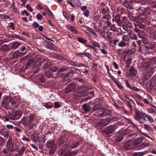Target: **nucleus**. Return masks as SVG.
Instances as JSON below:
<instances>
[{
  "label": "nucleus",
  "mask_w": 156,
  "mask_h": 156,
  "mask_svg": "<svg viewBox=\"0 0 156 156\" xmlns=\"http://www.w3.org/2000/svg\"><path fill=\"white\" fill-rule=\"evenodd\" d=\"M150 146V144L148 142H143L136 147V150H139L149 147Z\"/></svg>",
  "instance_id": "nucleus-7"
},
{
  "label": "nucleus",
  "mask_w": 156,
  "mask_h": 156,
  "mask_svg": "<svg viewBox=\"0 0 156 156\" xmlns=\"http://www.w3.org/2000/svg\"><path fill=\"white\" fill-rule=\"evenodd\" d=\"M124 5L126 8H130L131 3L127 0H125L123 2Z\"/></svg>",
  "instance_id": "nucleus-47"
},
{
  "label": "nucleus",
  "mask_w": 156,
  "mask_h": 156,
  "mask_svg": "<svg viewBox=\"0 0 156 156\" xmlns=\"http://www.w3.org/2000/svg\"><path fill=\"white\" fill-rule=\"evenodd\" d=\"M67 70V69L65 67H63L61 68L60 70L58 71L57 74L56 76H55V78L57 77H59L61 76L62 74H63V72L66 71Z\"/></svg>",
  "instance_id": "nucleus-13"
},
{
  "label": "nucleus",
  "mask_w": 156,
  "mask_h": 156,
  "mask_svg": "<svg viewBox=\"0 0 156 156\" xmlns=\"http://www.w3.org/2000/svg\"><path fill=\"white\" fill-rule=\"evenodd\" d=\"M78 97H84L87 95V94L86 92L84 90L82 91H78V93H76Z\"/></svg>",
  "instance_id": "nucleus-34"
},
{
  "label": "nucleus",
  "mask_w": 156,
  "mask_h": 156,
  "mask_svg": "<svg viewBox=\"0 0 156 156\" xmlns=\"http://www.w3.org/2000/svg\"><path fill=\"white\" fill-rule=\"evenodd\" d=\"M127 106L128 108V110H125L126 112H131L132 111V106L130 103L128 101L126 102Z\"/></svg>",
  "instance_id": "nucleus-30"
},
{
  "label": "nucleus",
  "mask_w": 156,
  "mask_h": 156,
  "mask_svg": "<svg viewBox=\"0 0 156 156\" xmlns=\"http://www.w3.org/2000/svg\"><path fill=\"white\" fill-rule=\"evenodd\" d=\"M123 138V135L120 132L116 135L115 140L116 141L120 142L122 140Z\"/></svg>",
  "instance_id": "nucleus-15"
},
{
  "label": "nucleus",
  "mask_w": 156,
  "mask_h": 156,
  "mask_svg": "<svg viewBox=\"0 0 156 156\" xmlns=\"http://www.w3.org/2000/svg\"><path fill=\"white\" fill-rule=\"evenodd\" d=\"M140 52L144 55H146L149 53V50L146 45H143L139 48Z\"/></svg>",
  "instance_id": "nucleus-8"
},
{
  "label": "nucleus",
  "mask_w": 156,
  "mask_h": 156,
  "mask_svg": "<svg viewBox=\"0 0 156 156\" xmlns=\"http://www.w3.org/2000/svg\"><path fill=\"white\" fill-rule=\"evenodd\" d=\"M145 115L148 118V120L151 122H153V120L151 116L148 115L146 114H145Z\"/></svg>",
  "instance_id": "nucleus-62"
},
{
  "label": "nucleus",
  "mask_w": 156,
  "mask_h": 156,
  "mask_svg": "<svg viewBox=\"0 0 156 156\" xmlns=\"http://www.w3.org/2000/svg\"><path fill=\"white\" fill-rule=\"evenodd\" d=\"M91 44L94 46L97 47H100L99 44L96 42L93 41L91 42Z\"/></svg>",
  "instance_id": "nucleus-60"
},
{
  "label": "nucleus",
  "mask_w": 156,
  "mask_h": 156,
  "mask_svg": "<svg viewBox=\"0 0 156 156\" xmlns=\"http://www.w3.org/2000/svg\"><path fill=\"white\" fill-rule=\"evenodd\" d=\"M110 12L109 8L108 7L102 8L101 11V13L102 15L109 13Z\"/></svg>",
  "instance_id": "nucleus-19"
},
{
  "label": "nucleus",
  "mask_w": 156,
  "mask_h": 156,
  "mask_svg": "<svg viewBox=\"0 0 156 156\" xmlns=\"http://www.w3.org/2000/svg\"><path fill=\"white\" fill-rule=\"evenodd\" d=\"M78 40L80 42L84 44H85L87 42V40L86 39L81 37H78Z\"/></svg>",
  "instance_id": "nucleus-52"
},
{
  "label": "nucleus",
  "mask_w": 156,
  "mask_h": 156,
  "mask_svg": "<svg viewBox=\"0 0 156 156\" xmlns=\"http://www.w3.org/2000/svg\"><path fill=\"white\" fill-rule=\"evenodd\" d=\"M34 123L33 122H30L29 123H28V124H27V126H28V127L29 129H32L34 126Z\"/></svg>",
  "instance_id": "nucleus-51"
},
{
  "label": "nucleus",
  "mask_w": 156,
  "mask_h": 156,
  "mask_svg": "<svg viewBox=\"0 0 156 156\" xmlns=\"http://www.w3.org/2000/svg\"><path fill=\"white\" fill-rule=\"evenodd\" d=\"M18 51H16L14 53L13 57L14 58H18L20 57L21 55L20 54H23V55H24L25 53H18Z\"/></svg>",
  "instance_id": "nucleus-41"
},
{
  "label": "nucleus",
  "mask_w": 156,
  "mask_h": 156,
  "mask_svg": "<svg viewBox=\"0 0 156 156\" xmlns=\"http://www.w3.org/2000/svg\"><path fill=\"white\" fill-rule=\"evenodd\" d=\"M146 34L145 32L143 31V30H141L140 32L138 34V35L140 38H143V37H144V36H146Z\"/></svg>",
  "instance_id": "nucleus-43"
},
{
  "label": "nucleus",
  "mask_w": 156,
  "mask_h": 156,
  "mask_svg": "<svg viewBox=\"0 0 156 156\" xmlns=\"http://www.w3.org/2000/svg\"><path fill=\"white\" fill-rule=\"evenodd\" d=\"M67 28L68 29L74 33L77 34L78 32L76 29L73 26H72L70 25H68L67 26Z\"/></svg>",
  "instance_id": "nucleus-24"
},
{
  "label": "nucleus",
  "mask_w": 156,
  "mask_h": 156,
  "mask_svg": "<svg viewBox=\"0 0 156 156\" xmlns=\"http://www.w3.org/2000/svg\"><path fill=\"white\" fill-rule=\"evenodd\" d=\"M111 111L110 110H105L104 109L103 117L110 115L111 114Z\"/></svg>",
  "instance_id": "nucleus-40"
},
{
  "label": "nucleus",
  "mask_w": 156,
  "mask_h": 156,
  "mask_svg": "<svg viewBox=\"0 0 156 156\" xmlns=\"http://www.w3.org/2000/svg\"><path fill=\"white\" fill-rule=\"evenodd\" d=\"M144 137H138L135 139L133 142L134 145L135 146V148L136 149V147L137 146L139 145L144 140Z\"/></svg>",
  "instance_id": "nucleus-11"
},
{
  "label": "nucleus",
  "mask_w": 156,
  "mask_h": 156,
  "mask_svg": "<svg viewBox=\"0 0 156 156\" xmlns=\"http://www.w3.org/2000/svg\"><path fill=\"white\" fill-rule=\"evenodd\" d=\"M122 26L123 29L127 31H130L133 27L132 24L129 22H126L124 25H122Z\"/></svg>",
  "instance_id": "nucleus-6"
},
{
  "label": "nucleus",
  "mask_w": 156,
  "mask_h": 156,
  "mask_svg": "<svg viewBox=\"0 0 156 156\" xmlns=\"http://www.w3.org/2000/svg\"><path fill=\"white\" fill-rule=\"evenodd\" d=\"M54 141L53 140H50L47 141L46 144V146L48 148L52 147L54 145Z\"/></svg>",
  "instance_id": "nucleus-27"
},
{
  "label": "nucleus",
  "mask_w": 156,
  "mask_h": 156,
  "mask_svg": "<svg viewBox=\"0 0 156 156\" xmlns=\"http://www.w3.org/2000/svg\"><path fill=\"white\" fill-rule=\"evenodd\" d=\"M129 34L131 38L135 40H136L137 39V37L136 35L133 32H129Z\"/></svg>",
  "instance_id": "nucleus-35"
},
{
  "label": "nucleus",
  "mask_w": 156,
  "mask_h": 156,
  "mask_svg": "<svg viewBox=\"0 0 156 156\" xmlns=\"http://www.w3.org/2000/svg\"><path fill=\"white\" fill-rule=\"evenodd\" d=\"M51 62H46L44 65L42 66V68L43 69H46L50 67Z\"/></svg>",
  "instance_id": "nucleus-39"
},
{
  "label": "nucleus",
  "mask_w": 156,
  "mask_h": 156,
  "mask_svg": "<svg viewBox=\"0 0 156 156\" xmlns=\"http://www.w3.org/2000/svg\"><path fill=\"white\" fill-rule=\"evenodd\" d=\"M102 19L104 20V22L109 21L111 19V15L109 13L103 14L102 17Z\"/></svg>",
  "instance_id": "nucleus-23"
},
{
  "label": "nucleus",
  "mask_w": 156,
  "mask_h": 156,
  "mask_svg": "<svg viewBox=\"0 0 156 156\" xmlns=\"http://www.w3.org/2000/svg\"><path fill=\"white\" fill-rule=\"evenodd\" d=\"M129 43L128 42H126L122 40L120 41L118 44V46L120 47H126L127 45H128Z\"/></svg>",
  "instance_id": "nucleus-25"
},
{
  "label": "nucleus",
  "mask_w": 156,
  "mask_h": 156,
  "mask_svg": "<svg viewBox=\"0 0 156 156\" xmlns=\"http://www.w3.org/2000/svg\"><path fill=\"white\" fill-rule=\"evenodd\" d=\"M45 76L48 78H52L54 77V75L50 71H45Z\"/></svg>",
  "instance_id": "nucleus-36"
},
{
  "label": "nucleus",
  "mask_w": 156,
  "mask_h": 156,
  "mask_svg": "<svg viewBox=\"0 0 156 156\" xmlns=\"http://www.w3.org/2000/svg\"><path fill=\"white\" fill-rule=\"evenodd\" d=\"M82 109L86 112H89L90 109V106L87 104H84L82 105Z\"/></svg>",
  "instance_id": "nucleus-21"
},
{
  "label": "nucleus",
  "mask_w": 156,
  "mask_h": 156,
  "mask_svg": "<svg viewBox=\"0 0 156 156\" xmlns=\"http://www.w3.org/2000/svg\"><path fill=\"white\" fill-rule=\"evenodd\" d=\"M145 16L144 15H139L138 17V21L140 22H145Z\"/></svg>",
  "instance_id": "nucleus-42"
},
{
  "label": "nucleus",
  "mask_w": 156,
  "mask_h": 156,
  "mask_svg": "<svg viewBox=\"0 0 156 156\" xmlns=\"http://www.w3.org/2000/svg\"><path fill=\"white\" fill-rule=\"evenodd\" d=\"M20 44L18 42H15L13 43L11 48L12 49H15L17 48L20 45Z\"/></svg>",
  "instance_id": "nucleus-32"
},
{
  "label": "nucleus",
  "mask_w": 156,
  "mask_h": 156,
  "mask_svg": "<svg viewBox=\"0 0 156 156\" xmlns=\"http://www.w3.org/2000/svg\"><path fill=\"white\" fill-rule=\"evenodd\" d=\"M76 84L74 83H71L68 85L66 88L65 93L68 94L71 92H74L76 90Z\"/></svg>",
  "instance_id": "nucleus-4"
},
{
  "label": "nucleus",
  "mask_w": 156,
  "mask_h": 156,
  "mask_svg": "<svg viewBox=\"0 0 156 156\" xmlns=\"http://www.w3.org/2000/svg\"><path fill=\"white\" fill-rule=\"evenodd\" d=\"M12 138L11 137H9L7 141L6 146L8 150L12 152L16 149L17 147L16 144L14 143H12Z\"/></svg>",
  "instance_id": "nucleus-3"
},
{
  "label": "nucleus",
  "mask_w": 156,
  "mask_h": 156,
  "mask_svg": "<svg viewBox=\"0 0 156 156\" xmlns=\"http://www.w3.org/2000/svg\"><path fill=\"white\" fill-rule=\"evenodd\" d=\"M129 71L130 75L131 76H135L137 74V70L133 66L130 68Z\"/></svg>",
  "instance_id": "nucleus-18"
},
{
  "label": "nucleus",
  "mask_w": 156,
  "mask_h": 156,
  "mask_svg": "<svg viewBox=\"0 0 156 156\" xmlns=\"http://www.w3.org/2000/svg\"><path fill=\"white\" fill-rule=\"evenodd\" d=\"M135 113H136V116L137 117H138L140 118V119H142L144 116L146 114L144 113H142L139 111V110H138L136 108H135Z\"/></svg>",
  "instance_id": "nucleus-16"
},
{
  "label": "nucleus",
  "mask_w": 156,
  "mask_h": 156,
  "mask_svg": "<svg viewBox=\"0 0 156 156\" xmlns=\"http://www.w3.org/2000/svg\"><path fill=\"white\" fill-rule=\"evenodd\" d=\"M41 65V63H40L39 64V62L38 64L35 63L34 64L32 68V70L34 73H37L40 70V69Z\"/></svg>",
  "instance_id": "nucleus-10"
},
{
  "label": "nucleus",
  "mask_w": 156,
  "mask_h": 156,
  "mask_svg": "<svg viewBox=\"0 0 156 156\" xmlns=\"http://www.w3.org/2000/svg\"><path fill=\"white\" fill-rule=\"evenodd\" d=\"M22 115V113L20 111H13L9 114L8 117L11 120H17L20 118Z\"/></svg>",
  "instance_id": "nucleus-2"
},
{
  "label": "nucleus",
  "mask_w": 156,
  "mask_h": 156,
  "mask_svg": "<svg viewBox=\"0 0 156 156\" xmlns=\"http://www.w3.org/2000/svg\"><path fill=\"white\" fill-rule=\"evenodd\" d=\"M79 152L78 150H74L72 151L70 153L71 156H75L78 154Z\"/></svg>",
  "instance_id": "nucleus-56"
},
{
  "label": "nucleus",
  "mask_w": 156,
  "mask_h": 156,
  "mask_svg": "<svg viewBox=\"0 0 156 156\" xmlns=\"http://www.w3.org/2000/svg\"><path fill=\"white\" fill-rule=\"evenodd\" d=\"M136 50V49L135 48H132L130 49H129L128 51L127 54L128 55H131L134 53Z\"/></svg>",
  "instance_id": "nucleus-44"
},
{
  "label": "nucleus",
  "mask_w": 156,
  "mask_h": 156,
  "mask_svg": "<svg viewBox=\"0 0 156 156\" xmlns=\"http://www.w3.org/2000/svg\"><path fill=\"white\" fill-rule=\"evenodd\" d=\"M115 21L117 25L119 27H121L122 25V22L121 21L120 16L119 15H117L115 18Z\"/></svg>",
  "instance_id": "nucleus-12"
},
{
  "label": "nucleus",
  "mask_w": 156,
  "mask_h": 156,
  "mask_svg": "<svg viewBox=\"0 0 156 156\" xmlns=\"http://www.w3.org/2000/svg\"><path fill=\"white\" fill-rule=\"evenodd\" d=\"M67 139V137L66 135H63L61 137L59 141V144L61 145L64 144L66 139Z\"/></svg>",
  "instance_id": "nucleus-31"
},
{
  "label": "nucleus",
  "mask_w": 156,
  "mask_h": 156,
  "mask_svg": "<svg viewBox=\"0 0 156 156\" xmlns=\"http://www.w3.org/2000/svg\"><path fill=\"white\" fill-rule=\"evenodd\" d=\"M110 29L114 31H117V28L116 27V25L115 24H113L111 26Z\"/></svg>",
  "instance_id": "nucleus-58"
},
{
  "label": "nucleus",
  "mask_w": 156,
  "mask_h": 156,
  "mask_svg": "<svg viewBox=\"0 0 156 156\" xmlns=\"http://www.w3.org/2000/svg\"><path fill=\"white\" fill-rule=\"evenodd\" d=\"M144 128H145V129L147 130L148 131H150L152 130L151 127L149 125L147 124H144Z\"/></svg>",
  "instance_id": "nucleus-53"
},
{
  "label": "nucleus",
  "mask_w": 156,
  "mask_h": 156,
  "mask_svg": "<svg viewBox=\"0 0 156 156\" xmlns=\"http://www.w3.org/2000/svg\"><path fill=\"white\" fill-rule=\"evenodd\" d=\"M16 103L15 101L12 100V98L8 97L2 101V106L6 109H12L16 108Z\"/></svg>",
  "instance_id": "nucleus-1"
},
{
  "label": "nucleus",
  "mask_w": 156,
  "mask_h": 156,
  "mask_svg": "<svg viewBox=\"0 0 156 156\" xmlns=\"http://www.w3.org/2000/svg\"><path fill=\"white\" fill-rule=\"evenodd\" d=\"M0 133L5 137L8 138L9 137V132L3 129L0 130Z\"/></svg>",
  "instance_id": "nucleus-17"
},
{
  "label": "nucleus",
  "mask_w": 156,
  "mask_h": 156,
  "mask_svg": "<svg viewBox=\"0 0 156 156\" xmlns=\"http://www.w3.org/2000/svg\"><path fill=\"white\" fill-rule=\"evenodd\" d=\"M28 117V118H29V120L30 122H32L35 118L34 116L33 115H29Z\"/></svg>",
  "instance_id": "nucleus-63"
},
{
  "label": "nucleus",
  "mask_w": 156,
  "mask_h": 156,
  "mask_svg": "<svg viewBox=\"0 0 156 156\" xmlns=\"http://www.w3.org/2000/svg\"><path fill=\"white\" fill-rule=\"evenodd\" d=\"M34 62V60L33 58L29 60L27 63L26 68L27 69L29 67L33 66Z\"/></svg>",
  "instance_id": "nucleus-29"
},
{
  "label": "nucleus",
  "mask_w": 156,
  "mask_h": 156,
  "mask_svg": "<svg viewBox=\"0 0 156 156\" xmlns=\"http://www.w3.org/2000/svg\"><path fill=\"white\" fill-rule=\"evenodd\" d=\"M122 40L126 42L129 40V37L128 35H123L122 37Z\"/></svg>",
  "instance_id": "nucleus-46"
},
{
  "label": "nucleus",
  "mask_w": 156,
  "mask_h": 156,
  "mask_svg": "<svg viewBox=\"0 0 156 156\" xmlns=\"http://www.w3.org/2000/svg\"><path fill=\"white\" fill-rule=\"evenodd\" d=\"M123 135H127L130 133V131L128 129H126L121 132Z\"/></svg>",
  "instance_id": "nucleus-49"
},
{
  "label": "nucleus",
  "mask_w": 156,
  "mask_h": 156,
  "mask_svg": "<svg viewBox=\"0 0 156 156\" xmlns=\"http://www.w3.org/2000/svg\"><path fill=\"white\" fill-rule=\"evenodd\" d=\"M90 12L88 10H86L84 12V15L86 17H88L89 15Z\"/></svg>",
  "instance_id": "nucleus-64"
},
{
  "label": "nucleus",
  "mask_w": 156,
  "mask_h": 156,
  "mask_svg": "<svg viewBox=\"0 0 156 156\" xmlns=\"http://www.w3.org/2000/svg\"><path fill=\"white\" fill-rule=\"evenodd\" d=\"M44 9L45 10L46 13L47 14L50 18H52L54 16L52 13L47 6H45V7L44 8Z\"/></svg>",
  "instance_id": "nucleus-26"
},
{
  "label": "nucleus",
  "mask_w": 156,
  "mask_h": 156,
  "mask_svg": "<svg viewBox=\"0 0 156 156\" xmlns=\"http://www.w3.org/2000/svg\"><path fill=\"white\" fill-rule=\"evenodd\" d=\"M148 153V151H146L143 152H135L133 154V156H143Z\"/></svg>",
  "instance_id": "nucleus-28"
},
{
  "label": "nucleus",
  "mask_w": 156,
  "mask_h": 156,
  "mask_svg": "<svg viewBox=\"0 0 156 156\" xmlns=\"http://www.w3.org/2000/svg\"><path fill=\"white\" fill-rule=\"evenodd\" d=\"M148 111L150 113H156V107L154 106V108H150Z\"/></svg>",
  "instance_id": "nucleus-45"
},
{
  "label": "nucleus",
  "mask_w": 156,
  "mask_h": 156,
  "mask_svg": "<svg viewBox=\"0 0 156 156\" xmlns=\"http://www.w3.org/2000/svg\"><path fill=\"white\" fill-rule=\"evenodd\" d=\"M103 112L104 109L102 108H99L95 113L94 115L97 117H103Z\"/></svg>",
  "instance_id": "nucleus-14"
},
{
  "label": "nucleus",
  "mask_w": 156,
  "mask_h": 156,
  "mask_svg": "<svg viewBox=\"0 0 156 156\" xmlns=\"http://www.w3.org/2000/svg\"><path fill=\"white\" fill-rule=\"evenodd\" d=\"M142 41L143 43L144 44H147L150 43L149 39L146 37H143L142 39Z\"/></svg>",
  "instance_id": "nucleus-48"
},
{
  "label": "nucleus",
  "mask_w": 156,
  "mask_h": 156,
  "mask_svg": "<svg viewBox=\"0 0 156 156\" xmlns=\"http://www.w3.org/2000/svg\"><path fill=\"white\" fill-rule=\"evenodd\" d=\"M80 143L78 141L74 142L71 146L72 148H76L79 145Z\"/></svg>",
  "instance_id": "nucleus-55"
},
{
  "label": "nucleus",
  "mask_w": 156,
  "mask_h": 156,
  "mask_svg": "<svg viewBox=\"0 0 156 156\" xmlns=\"http://www.w3.org/2000/svg\"><path fill=\"white\" fill-rule=\"evenodd\" d=\"M147 45L146 46V47H147L148 50L149 49L153 50L155 46L154 44L150 42V43H149V44H147Z\"/></svg>",
  "instance_id": "nucleus-37"
},
{
  "label": "nucleus",
  "mask_w": 156,
  "mask_h": 156,
  "mask_svg": "<svg viewBox=\"0 0 156 156\" xmlns=\"http://www.w3.org/2000/svg\"><path fill=\"white\" fill-rule=\"evenodd\" d=\"M73 75V71H71L67 73L66 75H65L64 79L65 80H69L70 78L72 77Z\"/></svg>",
  "instance_id": "nucleus-20"
},
{
  "label": "nucleus",
  "mask_w": 156,
  "mask_h": 156,
  "mask_svg": "<svg viewBox=\"0 0 156 156\" xmlns=\"http://www.w3.org/2000/svg\"><path fill=\"white\" fill-rule=\"evenodd\" d=\"M22 121L23 122V124L25 126H27L28 123H29L30 121L29 118L27 116H25L23 117L22 119Z\"/></svg>",
  "instance_id": "nucleus-22"
},
{
  "label": "nucleus",
  "mask_w": 156,
  "mask_h": 156,
  "mask_svg": "<svg viewBox=\"0 0 156 156\" xmlns=\"http://www.w3.org/2000/svg\"><path fill=\"white\" fill-rule=\"evenodd\" d=\"M117 128L116 125H111L105 128V132L107 134H111Z\"/></svg>",
  "instance_id": "nucleus-5"
},
{
  "label": "nucleus",
  "mask_w": 156,
  "mask_h": 156,
  "mask_svg": "<svg viewBox=\"0 0 156 156\" xmlns=\"http://www.w3.org/2000/svg\"><path fill=\"white\" fill-rule=\"evenodd\" d=\"M138 66L139 68H144V69H145L144 62H139L138 64Z\"/></svg>",
  "instance_id": "nucleus-59"
},
{
  "label": "nucleus",
  "mask_w": 156,
  "mask_h": 156,
  "mask_svg": "<svg viewBox=\"0 0 156 156\" xmlns=\"http://www.w3.org/2000/svg\"><path fill=\"white\" fill-rule=\"evenodd\" d=\"M107 120L109 124L110 123H112L114 121L117 120H118V118L116 116H114L111 118L108 119Z\"/></svg>",
  "instance_id": "nucleus-33"
},
{
  "label": "nucleus",
  "mask_w": 156,
  "mask_h": 156,
  "mask_svg": "<svg viewBox=\"0 0 156 156\" xmlns=\"http://www.w3.org/2000/svg\"><path fill=\"white\" fill-rule=\"evenodd\" d=\"M25 150V148L24 147H21L18 151L19 154L21 155H23Z\"/></svg>",
  "instance_id": "nucleus-50"
},
{
  "label": "nucleus",
  "mask_w": 156,
  "mask_h": 156,
  "mask_svg": "<svg viewBox=\"0 0 156 156\" xmlns=\"http://www.w3.org/2000/svg\"><path fill=\"white\" fill-rule=\"evenodd\" d=\"M0 49L2 51H6L9 49V47L8 45L4 44L0 48Z\"/></svg>",
  "instance_id": "nucleus-38"
},
{
  "label": "nucleus",
  "mask_w": 156,
  "mask_h": 156,
  "mask_svg": "<svg viewBox=\"0 0 156 156\" xmlns=\"http://www.w3.org/2000/svg\"><path fill=\"white\" fill-rule=\"evenodd\" d=\"M126 58H124V60L126 62V66L127 67L130 64L131 62V60L130 58L128 59L127 60H126Z\"/></svg>",
  "instance_id": "nucleus-54"
},
{
  "label": "nucleus",
  "mask_w": 156,
  "mask_h": 156,
  "mask_svg": "<svg viewBox=\"0 0 156 156\" xmlns=\"http://www.w3.org/2000/svg\"><path fill=\"white\" fill-rule=\"evenodd\" d=\"M109 124L107 119H103L100 120L98 123V126L103 127Z\"/></svg>",
  "instance_id": "nucleus-9"
},
{
  "label": "nucleus",
  "mask_w": 156,
  "mask_h": 156,
  "mask_svg": "<svg viewBox=\"0 0 156 156\" xmlns=\"http://www.w3.org/2000/svg\"><path fill=\"white\" fill-rule=\"evenodd\" d=\"M138 27L141 29H146V26L143 24L139 23L138 24Z\"/></svg>",
  "instance_id": "nucleus-57"
},
{
  "label": "nucleus",
  "mask_w": 156,
  "mask_h": 156,
  "mask_svg": "<svg viewBox=\"0 0 156 156\" xmlns=\"http://www.w3.org/2000/svg\"><path fill=\"white\" fill-rule=\"evenodd\" d=\"M46 108L48 109L52 108L53 107V106L51 105H48L47 103H44V105H43Z\"/></svg>",
  "instance_id": "nucleus-61"
}]
</instances>
